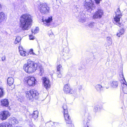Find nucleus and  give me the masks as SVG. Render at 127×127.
I'll use <instances>...</instances> for the list:
<instances>
[{"label":"nucleus","instance_id":"1","mask_svg":"<svg viewBox=\"0 0 127 127\" xmlns=\"http://www.w3.org/2000/svg\"><path fill=\"white\" fill-rule=\"evenodd\" d=\"M32 20L31 16L29 14H24L20 18V27L24 30H28L32 25Z\"/></svg>","mask_w":127,"mask_h":127},{"label":"nucleus","instance_id":"2","mask_svg":"<svg viewBox=\"0 0 127 127\" xmlns=\"http://www.w3.org/2000/svg\"><path fill=\"white\" fill-rule=\"evenodd\" d=\"M37 67L38 66L37 63L28 59L27 61V63L24 64L23 69L26 72L30 74L33 73L37 70Z\"/></svg>","mask_w":127,"mask_h":127},{"label":"nucleus","instance_id":"3","mask_svg":"<svg viewBox=\"0 0 127 127\" xmlns=\"http://www.w3.org/2000/svg\"><path fill=\"white\" fill-rule=\"evenodd\" d=\"M25 95L27 99L32 100L38 98L39 93L36 90L32 89L25 91Z\"/></svg>","mask_w":127,"mask_h":127},{"label":"nucleus","instance_id":"4","mask_svg":"<svg viewBox=\"0 0 127 127\" xmlns=\"http://www.w3.org/2000/svg\"><path fill=\"white\" fill-rule=\"evenodd\" d=\"M63 113L65 121L68 127H74V125L72 123L71 117L69 113L66 104H64L63 106Z\"/></svg>","mask_w":127,"mask_h":127},{"label":"nucleus","instance_id":"5","mask_svg":"<svg viewBox=\"0 0 127 127\" xmlns=\"http://www.w3.org/2000/svg\"><path fill=\"white\" fill-rule=\"evenodd\" d=\"M36 80L33 76H28L25 77L23 80L25 84L29 87L34 86L36 83Z\"/></svg>","mask_w":127,"mask_h":127},{"label":"nucleus","instance_id":"6","mask_svg":"<svg viewBox=\"0 0 127 127\" xmlns=\"http://www.w3.org/2000/svg\"><path fill=\"white\" fill-rule=\"evenodd\" d=\"M38 9L39 10L42 14H45L49 12V8L46 3L40 4Z\"/></svg>","mask_w":127,"mask_h":127},{"label":"nucleus","instance_id":"7","mask_svg":"<svg viewBox=\"0 0 127 127\" xmlns=\"http://www.w3.org/2000/svg\"><path fill=\"white\" fill-rule=\"evenodd\" d=\"M11 115L10 113L8 110H4L0 113V119L2 121L6 120Z\"/></svg>","mask_w":127,"mask_h":127},{"label":"nucleus","instance_id":"8","mask_svg":"<svg viewBox=\"0 0 127 127\" xmlns=\"http://www.w3.org/2000/svg\"><path fill=\"white\" fill-rule=\"evenodd\" d=\"M43 84L44 88L47 90H48L51 88V82L46 77H43L42 78Z\"/></svg>","mask_w":127,"mask_h":127},{"label":"nucleus","instance_id":"9","mask_svg":"<svg viewBox=\"0 0 127 127\" xmlns=\"http://www.w3.org/2000/svg\"><path fill=\"white\" fill-rule=\"evenodd\" d=\"M63 90L64 93L66 94H72L73 92V89L69 84H65L64 86Z\"/></svg>","mask_w":127,"mask_h":127},{"label":"nucleus","instance_id":"10","mask_svg":"<svg viewBox=\"0 0 127 127\" xmlns=\"http://www.w3.org/2000/svg\"><path fill=\"white\" fill-rule=\"evenodd\" d=\"M103 10L101 9H98L95 12L93 16V18L94 19L101 18L103 15Z\"/></svg>","mask_w":127,"mask_h":127},{"label":"nucleus","instance_id":"11","mask_svg":"<svg viewBox=\"0 0 127 127\" xmlns=\"http://www.w3.org/2000/svg\"><path fill=\"white\" fill-rule=\"evenodd\" d=\"M84 5L87 10H92L94 6V2L91 0L88 2H86Z\"/></svg>","mask_w":127,"mask_h":127},{"label":"nucleus","instance_id":"12","mask_svg":"<svg viewBox=\"0 0 127 127\" xmlns=\"http://www.w3.org/2000/svg\"><path fill=\"white\" fill-rule=\"evenodd\" d=\"M52 20V16L48 17V19H45L43 17L42 19V22H43V24L45 26H49L50 25V23Z\"/></svg>","mask_w":127,"mask_h":127},{"label":"nucleus","instance_id":"13","mask_svg":"<svg viewBox=\"0 0 127 127\" xmlns=\"http://www.w3.org/2000/svg\"><path fill=\"white\" fill-rule=\"evenodd\" d=\"M0 105L3 107H8L9 106V102L8 99L4 98L0 101Z\"/></svg>","mask_w":127,"mask_h":127},{"label":"nucleus","instance_id":"14","mask_svg":"<svg viewBox=\"0 0 127 127\" xmlns=\"http://www.w3.org/2000/svg\"><path fill=\"white\" fill-rule=\"evenodd\" d=\"M122 17L116 15L114 18V23L120 27L123 25L120 22V18Z\"/></svg>","mask_w":127,"mask_h":127},{"label":"nucleus","instance_id":"15","mask_svg":"<svg viewBox=\"0 0 127 127\" xmlns=\"http://www.w3.org/2000/svg\"><path fill=\"white\" fill-rule=\"evenodd\" d=\"M1 5L0 4V10L1 9ZM6 17V16L5 14L3 12H0V23L4 20Z\"/></svg>","mask_w":127,"mask_h":127},{"label":"nucleus","instance_id":"16","mask_svg":"<svg viewBox=\"0 0 127 127\" xmlns=\"http://www.w3.org/2000/svg\"><path fill=\"white\" fill-rule=\"evenodd\" d=\"M123 80H124L125 82L123 81V91L125 94H127V85L124 78H123Z\"/></svg>","mask_w":127,"mask_h":127},{"label":"nucleus","instance_id":"17","mask_svg":"<svg viewBox=\"0 0 127 127\" xmlns=\"http://www.w3.org/2000/svg\"><path fill=\"white\" fill-rule=\"evenodd\" d=\"M38 112L37 110L34 111L31 114L32 118L35 120L38 118Z\"/></svg>","mask_w":127,"mask_h":127},{"label":"nucleus","instance_id":"18","mask_svg":"<svg viewBox=\"0 0 127 127\" xmlns=\"http://www.w3.org/2000/svg\"><path fill=\"white\" fill-rule=\"evenodd\" d=\"M12 126L11 124L6 122L0 124V127H11Z\"/></svg>","mask_w":127,"mask_h":127},{"label":"nucleus","instance_id":"19","mask_svg":"<svg viewBox=\"0 0 127 127\" xmlns=\"http://www.w3.org/2000/svg\"><path fill=\"white\" fill-rule=\"evenodd\" d=\"M7 82L8 85L11 86L13 84L14 82V79L13 78L9 77L7 79Z\"/></svg>","mask_w":127,"mask_h":127},{"label":"nucleus","instance_id":"20","mask_svg":"<svg viewBox=\"0 0 127 127\" xmlns=\"http://www.w3.org/2000/svg\"><path fill=\"white\" fill-rule=\"evenodd\" d=\"M37 65L38 67H37V69H39V73L40 75H42L44 72L43 69L41 66L38 63H37Z\"/></svg>","mask_w":127,"mask_h":127},{"label":"nucleus","instance_id":"21","mask_svg":"<svg viewBox=\"0 0 127 127\" xmlns=\"http://www.w3.org/2000/svg\"><path fill=\"white\" fill-rule=\"evenodd\" d=\"M125 32V30L124 29L122 28L119 30V32L117 33L116 35L117 36L120 37Z\"/></svg>","mask_w":127,"mask_h":127},{"label":"nucleus","instance_id":"22","mask_svg":"<svg viewBox=\"0 0 127 127\" xmlns=\"http://www.w3.org/2000/svg\"><path fill=\"white\" fill-rule=\"evenodd\" d=\"M115 13L116 14V15L119 16H122V14L120 9L119 7L117 9L116 11L115 12Z\"/></svg>","mask_w":127,"mask_h":127},{"label":"nucleus","instance_id":"23","mask_svg":"<svg viewBox=\"0 0 127 127\" xmlns=\"http://www.w3.org/2000/svg\"><path fill=\"white\" fill-rule=\"evenodd\" d=\"M4 95V90L3 88L0 86V98L3 97Z\"/></svg>","mask_w":127,"mask_h":127},{"label":"nucleus","instance_id":"24","mask_svg":"<svg viewBox=\"0 0 127 127\" xmlns=\"http://www.w3.org/2000/svg\"><path fill=\"white\" fill-rule=\"evenodd\" d=\"M21 40V37L19 36H18L16 37L15 40L14 42V43L15 44H17L19 43Z\"/></svg>","mask_w":127,"mask_h":127},{"label":"nucleus","instance_id":"25","mask_svg":"<svg viewBox=\"0 0 127 127\" xmlns=\"http://www.w3.org/2000/svg\"><path fill=\"white\" fill-rule=\"evenodd\" d=\"M95 88L97 91H100L102 88V86L101 85L98 84L96 85Z\"/></svg>","mask_w":127,"mask_h":127},{"label":"nucleus","instance_id":"26","mask_svg":"<svg viewBox=\"0 0 127 127\" xmlns=\"http://www.w3.org/2000/svg\"><path fill=\"white\" fill-rule=\"evenodd\" d=\"M118 85V82L117 81H113L111 84V86L114 88L117 87Z\"/></svg>","mask_w":127,"mask_h":127},{"label":"nucleus","instance_id":"27","mask_svg":"<svg viewBox=\"0 0 127 127\" xmlns=\"http://www.w3.org/2000/svg\"><path fill=\"white\" fill-rule=\"evenodd\" d=\"M21 55L23 56H25L27 54V52L25 50L20 52Z\"/></svg>","mask_w":127,"mask_h":127},{"label":"nucleus","instance_id":"28","mask_svg":"<svg viewBox=\"0 0 127 127\" xmlns=\"http://www.w3.org/2000/svg\"><path fill=\"white\" fill-rule=\"evenodd\" d=\"M62 66L60 64L57 65V71L58 72L59 74L61 73V69L62 68Z\"/></svg>","mask_w":127,"mask_h":127},{"label":"nucleus","instance_id":"29","mask_svg":"<svg viewBox=\"0 0 127 127\" xmlns=\"http://www.w3.org/2000/svg\"><path fill=\"white\" fill-rule=\"evenodd\" d=\"M83 127H91L90 126V125L89 123V122H86L85 123H84Z\"/></svg>","mask_w":127,"mask_h":127},{"label":"nucleus","instance_id":"30","mask_svg":"<svg viewBox=\"0 0 127 127\" xmlns=\"http://www.w3.org/2000/svg\"><path fill=\"white\" fill-rule=\"evenodd\" d=\"M38 29L37 28H36L34 30H32V33H37L38 32Z\"/></svg>","mask_w":127,"mask_h":127},{"label":"nucleus","instance_id":"31","mask_svg":"<svg viewBox=\"0 0 127 127\" xmlns=\"http://www.w3.org/2000/svg\"><path fill=\"white\" fill-rule=\"evenodd\" d=\"M29 38L30 40H33L35 39V37L32 35H29Z\"/></svg>","mask_w":127,"mask_h":127},{"label":"nucleus","instance_id":"32","mask_svg":"<svg viewBox=\"0 0 127 127\" xmlns=\"http://www.w3.org/2000/svg\"><path fill=\"white\" fill-rule=\"evenodd\" d=\"M29 53L30 54H32L33 55H35L36 54L33 52V50L32 49H31L29 51Z\"/></svg>","mask_w":127,"mask_h":127},{"label":"nucleus","instance_id":"33","mask_svg":"<svg viewBox=\"0 0 127 127\" xmlns=\"http://www.w3.org/2000/svg\"><path fill=\"white\" fill-rule=\"evenodd\" d=\"M19 52H20L21 51H22L23 50H24L22 46L21 45L19 46L18 47Z\"/></svg>","mask_w":127,"mask_h":127},{"label":"nucleus","instance_id":"34","mask_svg":"<svg viewBox=\"0 0 127 127\" xmlns=\"http://www.w3.org/2000/svg\"><path fill=\"white\" fill-rule=\"evenodd\" d=\"M94 24V22H92L89 24L88 26L90 28H92L93 27Z\"/></svg>","mask_w":127,"mask_h":127},{"label":"nucleus","instance_id":"35","mask_svg":"<svg viewBox=\"0 0 127 127\" xmlns=\"http://www.w3.org/2000/svg\"><path fill=\"white\" fill-rule=\"evenodd\" d=\"M13 121L15 122V123L16 124H17L18 123V121L17 120L15 119H13Z\"/></svg>","mask_w":127,"mask_h":127},{"label":"nucleus","instance_id":"36","mask_svg":"<svg viewBox=\"0 0 127 127\" xmlns=\"http://www.w3.org/2000/svg\"><path fill=\"white\" fill-rule=\"evenodd\" d=\"M1 59H2V61H4V60H5V56H3L1 58Z\"/></svg>","mask_w":127,"mask_h":127},{"label":"nucleus","instance_id":"37","mask_svg":"<svg viewBox=\"0 0 127 127\" xmlns=\"http://www.w3.org/2000/svg\"><path fill=\"white\" fill-rule=\"evenodd\" d=\"M11 76H14V75H11Z\"/></svg>","mask_w":127,"mask_h":127},{"label":"nucleus","instance_id":"38","mask_svg":"<svg viewBox=\"0 0 127 127\" xmlns=\"http://www.w3.org/2000/svg\"><path fill=\"white\" fill-rule=\"evenodd\" d=\"M110 38V37H107V38Z\"/></svg>","mask_w":127,"mask_h":127},{"label":"nucleus","instance_id":"39","mask_svg":"<svg viewBox=\"0 0 127 127\" xmlns=\"http://www.w3.org/2000/svg\"><path fill=\"white\" fill-rule=\"evenodd\" d=\"M85 112H86V110L85 109Z\"/></svg>","mask_w":127,"mask_h":127},{"label":"nucleus","instance_id":"40","mask_svg":"<svg viewBox=\"0 0 127 127\" xmlns=\"http://www.w3.org/2000/svg\"><path fill=\"white\" fill-rule=\"evenodd\" d=\"M109 88V87H107L106 88L107 89L108 88Z\"/></svg>","mask_w":127,"mask_h":127},{"label":"nucleus","instance_id":"41","mask_svg":"<svg viewBox=\"0 0 127 127\" xmlns=\"http://www.w3.org/2000/svg\"><path fill=\"white\" fill-rule=\"evenodd\" d=\"M90 120V119L89 120Z\"/></svg>","mask_w":127,"mask_h":127}]
</instances>
